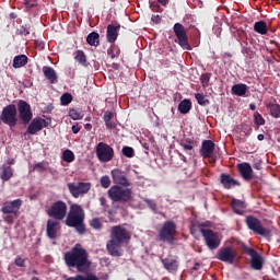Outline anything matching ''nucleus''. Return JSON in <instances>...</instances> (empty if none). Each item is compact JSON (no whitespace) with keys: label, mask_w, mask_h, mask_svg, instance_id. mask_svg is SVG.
Listing matches in <instances>:
<instances>
[{"label":"nucleus","mask_w":280,"mask_h":280,"mask_svg":"<svg viewBox=\"0 0 280 280\" xmlns=\"http://www.w3.org/2000/svg\"><path fill=\"white\" fill-rule=\"evenodd\" d=\"M130 242V232L121 225L112 229L110 240L106 244V248L113 257H121V245Z\"/></svg>","instance_id":"nucleus-1"},{"label":"nucleus","mask_w":280,"mask_h":280,"mask_svg":"<svg viewBox=\"0 0 280 280\" xmlns=\"http://www.w3.org/2000/svg\"><path fill=\"white\" fill-rule=\"evenodd\" d=\"M65 261L67 266L77 268L79 272H86L91 267L89 261V254L86 249L82 248V245L77 244L71 252L65 254Z\"/></svg>","instance_id":"nucleus-2"},{"label":"nucleus","mask_w":280,"mask_h":280,"mask_svg":"<svg viewBox=\"0 0 280 280\" xmlns=\"http://www.w3.org/2000/svg\"><path fill=\"white\" fill-rule=\"evenodd\" d=\"M67 226L77 229L78 233H84V209L80 205H72L66 220Z\"/></svg>","instance_id":"nucleus-3"},{"label":"nucleus","mask_w":280,"mask_h":280,"mask_svg":"<svg viewBox=\"0 0 280 280\" xmlns=\"http://www.w3.org/2000/svg\"><path fill=\"white\" fill-rule=\"evenodd\" d=\"M108 197L113 202H128L132 198V189L113 186L108 189Z\"/></svg>","instance_id":"nucleus-4"},{"label":"nucleus","mask_w":280,"mask_h":280,"mask_svg":"<svg viewBox=\"0 0 280 280\" xmlns=\"http://www.w3.org/2000/svg\"><path fill=\"white\" fill-rule=\"evenodd\" d=\"M67 203L65 201L58 200L54 202L48 209H47V215L49 218H52V220H65L67 218Z\"/></svg>","instance_id":"nucleus-5"},{"label":"nucleus","mask_w":280,"mask_h":280,"mask_svg":"<svg viewBox=\"0 0 280 280\" xmlns=\"http://www.w3.org/2000/svg\"><path fill=\"white\" fill-rule=\"evenodd\" d=\"M200 233L210 250H215V248L220 247V236L218 233L209 229H200Z\"/></svg>","instance_id":"nucleus-6"},{"label":"nucleus","mask_w":280,"mask_h":280,"mask_svg":"<svg viewBox=\"0 0 280 280\" xmlns=\"http://www.w3.org/2000/svg\"><path fill=\"white\" fill-rule=\"evenodd\" d=\"M96 156L101 163H108V161H113V156H115V151L110 148V145L100 142L96 145Z\"/></svg>","instance_id":"nucleus-7"},{"label":"nucleus","mask_w":280,"mask_h":280,"mask_svg":"<svg viewBox=\"0 0 280 280\" xmlns=\"http://www.w3.org/2000/svg\"><path fill=\"white\" fill-rule=\"evenodd\" d=\"M91 186L89 182L68 183V189L73 198H80L91 191Z\"/></svg>","instance_id":"nucleus-8"},{"label":"nucleus","mask_w":280,"mask_h":280,"mask_svg":"<svg viewBox=\"0 0 280 280\" xmlns=\"http://www.w3.org/2000/svg\"><path fill=\"white\" fill-rule=\"evenodd\" d=\"M246 224L250 231H254V233H257V235H262V237H270V230L265 229L261 225V221H259L255 217H247L246 218Z\"/></svg>","instance_id":"nucleus-9"},{"label":"nucleus","mask_w":280,"mask_h":280,"mask_svg":"<svg viewBox=\"0 0 280 280\" xmlns=\"http://www.w3.org/2000/svg\"><path fill=\"white\" fill-rule=\"evenodd\" d=\"M175 36L178 38V45L183 49H186L187 51H191V46L189 45V42L187 39V32L185 31V26L180 23H175L174 27Z\"/></svg>","instance_id":"nucleus-10"},{"label":"nucleus","mask_w":280,"mask_h":280,"mask_svg":"<svg viewBox=\"0 0 280 280\" xmlns=\"http://www.w3.org/2000/svg\"><path fill=\"white\" fill-rule=\"evenodd\" d=\"M159 235L161 242H172L174 240V235H176V223L172 221L165 222L160 230Z\"/></svg>","instance_id":"nucleus-11"},{"label":"nucleus","mask_w":280,"mask_h":280,"mask_svg":"<svg viewBox=\"0 0 280 280\" xmlns=\"http://www.w3.org/2000/svg\"><path fill=\"white\" fill-rule=\"evenodd\" d=\"M1 120L3 124H7L8 126H16V106L9 105L3 108Z\"/></svg>","instance_id":"nucleus-12"},{"label":"nucleus","mask_w":280,"mask_h":280,"mask_svg":"<svg viewBox=\"0 0 280 280\" xmlns=\"http://www.w3.org/2000/svg\"><path fill=\"white\" fill-rule=\"evenodd\" d=\"M21 205H23V200L15 199L13 201H7L2 206V213L14 215V218H19V211L21 210Z\"/></svg>","instance_id":"nucleus-13"},{"label":"nucleus","mask_w":280,"mask_h":280,"mask_svg":"<svg viewBox=\"0 0 280 280\" xmlns=\"http://www.w3.org/2000/svg\"><path fill=\"white\" fill-rule=\"evenodd\" d=\"M18 110L20 115V119L23 121V124H30L32 121V106L27 104L25 101H20L18 104Z\"/></svg>","instance_id":"nucleus-14"},{"label":"nucleus","mask_w":280,"mask_h":280,"mask_svg":"<svg viewBox=\"0 0 280 280\" xmlns=\"http://www.w3.org/2000/svg\"><path fill=\"white\" fill-rule=\"evenodd\" d=\"M215 150V143L211 140H203L201 144L200 154L203 159H210V163H215V156L213 151Z\"/></svg>","instance_id":"nucleus-15"},{"label":"nucleus","mask_w":280,"mask_h":280,"mask_svg":"<svg viewBox=\"0 0 280 280\" xmlns=\"http://www.w3.org/2000/svg\"><path fill=\"white\" fill-rule=\"evenodd\" d=\"M47 126H49L47 120H45L40 117H36L31 121V124L27 128V132H28V135H36V132H40V130L43 128H47Z\"/></svg>","instance_id":"nucleus-16"},{"label":"nucleus","mask_w":280,"mask_h":280,"mask_svg":"<svg viewBox=\"0 0 280 280\" xmlns=\"http://www.w3.org/2000/svg\"><path fill=\"white\" fill-rule=\"evenodd\" d=\"M112 177L115 185H122V187H130V182L126 176V173L119 168H115L112 171Z\"/></svg>","instance_id":"nucleus-17"},{"label":"nucleus","mask_w":280,"mask_h":280,"mask_svg":"<svg viewBox=\"0 0 280 280\" xmlns=\"http://www.w3.org/2000/svg\"><path fill=\"white\" fill-rule=\"evenodd\" d=\"M235 257V250L231 247L221 248L218 253V259H220V261H225V264H233Z\"/></svg>","instance_id":"nucleus-18"},{"label":"nucleus","mask_w":280,"mask_h":280,"mask_svg":"<svg viewBox=\"0 0 280 280\" xmlns=\"http://www.w3.org/2000/svg\"><path fill=\"white\" fill-rule=\"evenodd\" d=\"M247 255L252 258L250 264L254 270H261L264 268V258L255 249H248Z\"/></svg>","instance_id":"nucleus-19"},{"label":"nucleus","mask_w":280,"mask_h":280,"mask_svg":"<svg viewBox=\"0 0 280 280\" xmlns=\"http://www.w3.org/2000/svg\"><path fill=\"white\" fill-rule=\"evenodd\" d=\"M58 231H60V222L58 220L50 219L47 222V235L50 240H56L58 235Z\"/></svg>","instance_id":"nucleus-20"},{"label":"nucleus","mask_w":280,"mask_h":280,"mask_svg":"<svg viewBox=\"0 0 280 280\" xmlns=\"http://www.w3.org/2000/svg\"><path fill=\"white\" fill-rule=\"evenodd\" d=\"M43 73L45 78L50 82V84L58 83V74L56 73V70L49 66H45L43 68Z\"/></svg>","instance_id":"nucleus-21"},{"label":"nucleus","mask_w":280,"mask_h":280,"mask_svg":"<svg viewBox=\"0 0 280 280\" xmlns=\"http://www.w3.org/2000/svg\"><path fill=\"white\" fill-rule=\"evenodd\" d=\"M238 171L241 176L245 180H250L253 178V167L248 163L238 164Z\"/></svg>","instance_id":"nucleus-22"},{"label":"nucleus","mask_w":280,"mask_h":280,"mask_svg":"<svg viewBox=\"0 0 280 280\" xmlns=\"http://www.w3.org/2000/svg\"><path fill=\"white\" fill-rule=\"evenodd\" d=\"M247 92H248V85L244 83H237L232 86V95H237L238 97H243V95Z\"/></svg>","instance_id":"nucleus-23"},{"label":"nucleus","mask_w":280,"mask_h":280,"mask_svg":"<svg viewBox=\"0 0 280 280\" xmlns=\"http://www.w3.org/2000/svg\"><path fill=\"white\" fill-rule=\"evenodd\" d=\"M221 184L225 189H231V187H235V185H240L237 180L233 179V177L226 174L221 175Z\"/></svg>","instance_id":"nucleus-24"},{"label":"nucleus","mask_w":280,"mask_h":280,"mask_svg":"<svg viewBox=\"0 0 280 280\" xmlns=\"http://www.w3.org/2000/svg\"><path fill=\"white\" fill-rule=\"evenodd\" d=\"M118 32H119V26H115V25H112V24H109L107 26V40H108V43H115V40H117Z\"/></svg>","instance_id":"nucleus-25"},{"label":"nucleus","mask_w":280,"mask_h":280,"mask_svg":"<svg viewBox=\"0 0 280 280\" xmlns=\"http://www.w3.org/2000/svg\"><path fill=\"white\" fill-rule=\"evenodd\" d=\"M232 209L234 213H237L238 215H244V210L246 209V205L242 200L233 199Z\"/></svg>","instance_id":"nucleus-26"},{"label":"nucleus","mask_w":280,"mask_h":280,"mask_svg":"<svg viewBox=\"0 0 280 280\" xmlns=\"http://www.w3.org/2000/svg\"><path fill=\"white\" fill-rule=\"evenodd\" d=\"M26 65H27V56L20 55L14 57L13 69H21V67H25Z\"/></svg>","instance_id":"nucleus-27"},{"label":"nucleus","mask_w":280,"mask_h":280,"mask_svg":"<svg viewBox=\"0 0 280 280\" xmlns=\"http://www.w3.org/2000/svg\"><path fill=\"white\" fill-rule=\"evenodd\" d=\"M178 110L182 115H187L191 110V101L190 100H183L178 105Z\"/></svg>","instance_id":"nucleus-28"},{"label":"nucleus","mask_w":280,"mask_h":280,"mask_svg":"<svg viewBox=\"0 0 280 280\" xmlns=\"http://www.w3.org/2000/svg\"><path fill=\"white\" fill-rule=\"evenodd\" d=\"M254 31L257 32V34L265 36V34H268V26L266 25V22L259 21L254 24Z\"/></svg>","instance_id":"nucleus-29"},{"label":"nucleus","mask_w":280,"mask_h":280,"mask_svg":"<svg viewBox=\"0 0 280 280\" xmlns=\"http://www.w3.org/2000/svg\"><path fill=\"white\" fill-rule=\"evenodd\" d=\"M88 44L91 45L92 47H97L100 45V34L96 32H92L88 35Z\"/></svg>","instance_id":"nucleus-30"},{"label":"nucleus","mask_w":280,"mask_h":280,"mask_svg":"<svg viewBox=\"0 0 280 280\" xmlns=\"http://www.w3.org/2000/svg\"><path fill=\"white\" fill-rule=\"evenodd\" d=\"M162 262H163L164 268L166 270H168L170 272H174V270H176L178 268V262L176 260L163 259Z\"/></svg>","instance_id":"nucleus-31"},{"label":"nucleus","mask_w":280,"mask_h":280,"mask_svg":"<svg viewBox=\"0 0 280 280\" xmlns=\"http://www.w3.org/2000/svg\"><path fill=\"white\" fill-rule=\"evenodd\" d=\"M2 180H10L13 176L12 167L10 166H2V173H1Z\"/></svg>","instance_id":"nucleus-32"},{"label":"nucleus","mask_w":280,"mask_h":280,"mask_svg":"<svg viewBox=\"0 0 280 280\" xmlns=\"http://www.w3.org/2000/svg\"><path fill=\"white\" fill-rule=\"evenodd\" d=\"M62 160L66 163H73V161H75V154H73L71 150H65L62 152Z\"/></svg>","instance_id":"nucleus-33"},{"label":"nucleus","mask_w":280,"mask_h":280,"mask_svg":"<svg viewBox=\"0 0 280 280\" xmlns=\"http://www.w3.org/2000/svg\"><path fill=\"white\" fill-rule=\"evenodd\" d=\"M69 117L71 119H73L74 121H78L80 119L84 118V114H82V112L78 110V109H70L69 110Z\"/></svg>","instance_id":"nucleus-34"},{"label":"nucleus","mask_w":280,"mask_h":280,"mask_svg":"<svg viewBox=\"0 0 280 280\" xmlns=\"http://www.w3.org/2000/svg\"><path fill=\"white\" fill-rule=\"evenodd\" d=\"M195 98L197 100V103L200 106H207L209 104L207 96H205V94H202V93L195 94Z\"/></svg>","instance_id":"nucleus-35"},{"label":"nucleus","mask_w":280,"mask_h":280,"mask_svg":"<svg viewBox=\"0 0 280 280\" xmlns=\"http://www.w3.org/2000/svg\"><path fill=\"white\" fill-rule=\"evenodd\" d=\"M60 102H61L62 106H69V104H71V102H73V96L69 93H65L61 95Z\"/></svg>","instance_id":"nucleus-36"},{"label":"nucleus","mask_w":280,"mask_h":280,"mask_svg":"<svg viewBox=\"0 0 280 280\" xmlns=\"http://www.w3.org/2000/svg\"><path fill=\"white\" fill-rule=\"evenodd\" d=\"M67 280H100L97 276L89 275V276H75L74 278H68Z\"/></svg>","instance_id":"nucleus-37"},{"label":"nucleus","mask_w":280,"mask_h":280,"mask_svg":"<svg viewBox=\"0 0 280 280\" xmlns=\"http://www.w3.org/2000/svg\"><path fill=\"white\" fill-rule=\"evenodd\" d=\"M270 113L272 117H280V105L279 104H272L269 106Z\"/></svg>","instance_id":"nucleus-38"},{"label":"nucleus","mask_w":280,"mask_h":280,"mask_svg":"<svg viewBox=\"0 0 280 280\" xmlns=\"http://www.w3.org/2000/svg\"><path fill=\"white\" fill-rule=\"evenodd\" d=\"M74 59L77 60V62H79L80 65H85L86 63V56L84 55V51L79 50L77 52V56L74 57Z\"/></svg>","instance_id":"nucleus-39"},{"label":"nucleus","mask_w":280,"mask_h":280,"mask_svg":"<svg viewBox=\"0 0 280 280\" xmlns=\"http://www.w3.org/2000/svg\"><path fill=\"white\" fill-rule=\"evenodd\" d=\"M254 121H255L256 126H264V124H266V120L264 119L261 114H259L257 112L254 113Z\"/></svg>","instance_id":"nucleus-40"},{"label":"nucleus","mask_w":280,"mask_h":280,"mask_svg":"<svg viewBox=\"0 0 280 280\" xmlns=\"http://www.w3.org/2000/svg\"><path fill=\"white\" fill-rule=\"evenodd\" d=\"M122 154L128 159H132L135 156V149L132 147H124Z\"/></svg>","instance_id":"nucleus-41"},{"label":"nucleus","mask_w":280,"mask_h":280,"mask_svg":"<svg viewBox=\"0 0 280 280\" xmlns=\"http://www.w3.org/2000/svg\"><path fill=\"white\" fill-rule=\"evenodd\" d=\"M101 186L103 189H108V187H110V177H108V175L101 177Z\"/></svg>","instance_id":"nucleus-42"},{"label":"nucleus","mask_w":280,"mask_h":280,"mask_svg":"<svg viewBox=\"0 0 280 280\" xmlns=\"http://www.w3.org/2000/svg\"><path fill=\"white\" fill-rule=\"evenodd\" d=\"M200 80H201L202 86L207 88V86H209V81L211 80V75L205 73L201 75Z\"/></svg>","instance_id":"nucleus-43"},{"label":"nucleus","mask_w":280,"mask_h":280,"mask_svg":"<svg viewBox=\"0 0 280 280\" xmlns=\"http://www.w3.org/2000/svg\"><path fill=\"white\" fill-rule=\"evenodd\" d=\"M90 224L92 229H102V222L97 218L92 219Z\"/></svg>","instance_id":"nucleus-44"},{"label":"nucleus","mask_w":280,"mask_h":280,"mask_svg":"<svg viewBox=\"0 0 280 280\" xmlns=\"http://www.w3.org/2000/svg\"><path fill=\"white\" fill-rule=\"evenodd\" d=\"M144 202H147L148 207L152 211H156V203L154 202V200L145 199Z\"/></svg>","instance_id":"nucleus-45"},{"label":"nucleus","mask_w":280,"mask_h":280,"mask_svg":"<svg viewBox=\"0 0 280 280\" xmlns=\"http://www.w3.org/2000/svg\"><path fill=\"white\" fill-rule=\"evenodd\" d=\"M14 220H16V218L14 217V214H7L4 217V222H8V224H12V222H14Z\"/></svg>","instance_id":"nucleus-46"},{"label":"nucleus","mask_w":280,"mask_h":280,"mask_svg":"<svg viewBox=\"0 0 280 280\" xmlns=\"http://www.w3.org/2000/svg\"><path fill=\"white\" fill-rule=\"evenodd\" d=\"M114 114L112 112H105L104 114V121H112Z\"/></svg>","instance_id":"nucleus-47"},{"label":"nucleus","mask_w":280,"mask_h":280,"mask_svg":"<svg viewBox=\"0 0 280 280\" xmlns=\"http://www.w3.org/2000/svg\"><path fill=\"white\" fill-rule=\"evenodd\" d=\"M15 265L19 266L20 268H23V266H25V259H23L21 257H16Z\"/></svg>","instance_id":"nucleus-48"},{"label":"nucleus","mask_w":280,"mask_h":280,"mask_svg":"<svg viewBox=\"0 0 280 280\" xmlns=\"http://www.w3.org/2000/svg\"><path fill=\"white\" fill-rule=\"evenodd\" d=\"M25 7L30 10V9L36 7V1H35V0H34V1L27 0V1L25 2Z\"/></svg>","instance_id":"nucleus-49"},{"label":"nucleus","mask_w":280,"mask_h":280,"mask_svg":"<svg viewBox=\"0 0 280 280\" xmlns=\"http://www.w3.org/2000/svg\"><path fill=\"white\" fill-rule=\"evenodd\" d=\"M105 126H106V128H108L109 130L115 129V124L113 122V120H105Z\"/></svg>","instance_id":"nucleus-50"},{"label":"nucleus","mask_w":280,"mask_h":280,"mask_svg":"<svg viewBox=\"0 0 280 280\" xmlns=\"http://www.w3.org/2000/svg\"><path fill=\"white\" fill-rule=\"evenodd\" d=\"M182 148H183V150H185V152H191L194 150V147L191 144H183L182 143Z\"/></svg>","instance_id":"nucleus-51"},{"label":"nucleus","mask_w":280,"mask_h":280,"mask_svg":"<svg viewBox=\"0 0 280 280\" xmlns=\"http://www.w3.org/2000/svg\"><path fill=\"white\" fill-rule=\"evenodd\" d=\"M150 8L152 12H161V7H159V4L151 3Z\"/></svg>","instance_id":"nucleus-52"},{"label":"nucleus","mask_w":280,"mask_h":280,"mask_svg":"<svg viewBox=\"0 0 280 280\" xmlns=\"http://www.w3.org/2000/svg\"><path fill=\"white\" fill-rule=\"evenodd\" d=\"M151 21L153 23H161V16L160 15H152Z\"/></svg>","instance_id":"nucleus-53"},{"label":"nucleus","mask_w":280,"mask_h":280,"mask_svg":"<svg viewBox=\"0 0 280 280\" xmlns=\"http://www.w3.org/2000/svg\"><path fill=\"white\" fill-rule=\"evenodd\" d=\"M35 170H40V171L46 170L45 163L35 164Z\"/></svg>","instance_id":"nucleus-54"},{"label":"nucleus","mask_w":280,"mask_h":280,"mask_svg":"<svg viewBox=\"0 0 280 280\" xmlns=\"http://www.w3.org/2000/svg\"><path fill=\"white\" fill-rule=\"evenodd\" d=\"M72 132H73V135H78L80 132V128L78 125L72 126Z\"/></svg>","instance_id":"nucleus-55"},{"label":"nucleus","mask_w":280,"mask_h":280,"mask_svg":"<svg viewBox=\"0 0 280 280\" xmlns=\"http://www.w3.org/2000/svg\"><path fill=\"white\" fill-rule=\"evenodd\" d=\"M158 2H160L161 5H166L167 3H170V0H158Z\"/></svg>","instance_id":"nucleus-56"},{"label":"nucleus","mask_w":280,"mask_h":280,"mask_svg":"<svg viewBox=\"0 0 280 280\" xmlns=\"http://www.w3.org/2000/svg\"><path fill=\"white\" fill-rule=\"evenodd\" d=\"M100 202H101L102 207H104V205H106V198L101 197Z\"/></svg>","instance_id":"nucleus-57"},{"label":"nucleus","mask_w":280,"mask_h":280,"mask_svg":"<svg viewBox=\"0 0 280 280\" xmlns=\"http://www.w3.org/2000/svg\"><path fill=\"white\" fill-rule=\"evenodd\" d=\"M257 139H258V141H264L265 136H264L262 133H259V135L257 136Z\"/></svg>","instance_id":"nucleus-58"},{"label":"nucleus","mask_w":280,"mask_h":280,"mask_svg":"<svg viewBox=\"0 0 280 280\" xmlns=\"http://www.w3.org/2000/svg\"><path fill=\"white\" fill-rule=\"evenodd\" d=\"M190 233H191V235H195V236H196V229L191 228V229H190Z\"/></svg>","instance_id":"nucleus-59"},{"label":"nucleus","mask_w":280,"mask_h":280,"mask_svg":"<svg viewBox=\"0 0 280 280\" xmlns=\"http://www.w3.org/2000/svg\"><path fill=\"white\" fill-rule=\"evenodd\" d=\"M37 47H39V49H45V44H39Z\"/></svg>","instance_id":"nucleus-60"},{"label":"nucleus","mask_w":280,"mask_h":280,"mask_svg":"<svg viewBox=\"0 0 280 280\" xmlns=\"http://www.w3.org/2000/svg\"><path fill=\"white\" fill-rule=\"evenodd\" d=\"M250 110H255L256 106L254 104L249 105Z\"/></svg>","instance_id":"nucleus-61"},{"label":"nucleus","mask_w":280,"mask_h":280,"mask_svg":"<svg viewBox=\"0 0 280 280\" xmlns=\"http://www.w3.org/2000/svg\"><path fill=\"white\" fill-rule=\"evenodd\" d=\"M108 55L110 56V58H115V52L108 51Z\"/></svg>","instance_id":"nucleus-62"},{"label":"nucleus","mask_w":280,"mask_h":280,"mask_svg":"<svg viewBox=\"0 0 280 280\" xmlns=\"http://www.w3.org/2000/svg\"><path fill=\"white\" fill-rule=\"evenodd\" d=\"M10 165H14V160L9 161Z\"/></svg>","instance_id":"nucleus-63"},{"label":"nucleus","mask_w":280,"mask_h":280,"mask_svg":"<svg viewBox=\"0 0 280 280\" xmlns=\"http://www.w3.org/2000/svg\"><path fill=\"white\" fill-rule=\"evenodd\" d=\"M85 127H88V128H92L91 124L85 125Z\"/></svg>","instance_id":"nucleus-64"}]
</instances>
